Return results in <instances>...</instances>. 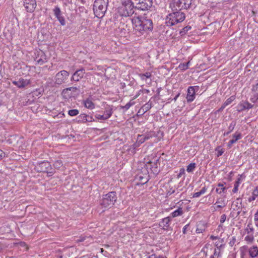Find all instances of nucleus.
<instances>
[{
	"label": "nucleus",
	"instance_id": "2",
	"mask_svg": "<svg viewBox=\"0 0 258 258\" xmlns=\"http://www.w3.org/2000/svg\"><path fill=\"white\" fill-rule=\"evenodd\" d=\"M172 13L168 14L165 19V23L167 26H172L181 23L185 18V14L181 11H175Z\"/></svg>",
	"mask_w": 258,
	"mask_h": 258
},
{
	"label": "nucleus",
	"instance_id": "16",
	"mask_svg": "<svg viewBox=\"0 0 258 258\" xmlns=\"http://www.w3.org/2000/svg\"><path fill=\"white\" fill-rule=\"evenodd\" d=\"M144 165L147 166L146 167H147L148 168L150 167L151 170L154 174H157L158 173L159 170L158 168L157 163H153L151 161H149L147 163V164H144Z\"/></svg>",
	"mask_w": 258,
	"mask_h": 258
},
{
	"label": "nucleus",
	"instance_id": "29",
	"mask_svg": "<svg viewBox=\"0 0 258 258\" xmlns=\"http://www.w3.org/2000/svg\"><path fill=\"white\" fill-rule=\"evenodd\" d=\"M225 184V182H224V183H219L218 184V186L220 187V188H217L216 189V192L219 194H221L222 192H224L225 190L226 189V188L224 186V184Z\"/></svg>",
	"mask_w": 258,
	"mask_h": 258
},
{
	"label": "nucleus",
	"instance_id": "22",
	"mask_svg": "<svg viewBox=\"0 0 258 258\" xmlns=\"http://www.w3.org/2000/svg\"><path fill=\"white\" fill-rule=\"evenodd\" d=\"M249 253L251 257H255L258 255V248L256 246H253L250 248Z\"/></svg>",
	"mask_w": 258,
	"mask_h": 258
},
{
	"label": "nucleus",
	"instance_id": "63",
	"mask_svg": "<svg viewBox=\"0 0 258 258\" xmlns=\"http://www.w3.org/2000/svg\"><path fill=\"white\" fill-rule=\"evenodd\" d=\"M210 258H218V257H216V256H214V255H211L210 256Z\"/></svg>",
	"mask_w": 258,
	"mask_h": 258
},
{
	"label": "nucleus",
	"instance_id": "1",
	"mask_svg": "<svg viewBox=\"0 0 258 258\" xmlns=\"http://www.w3.org/2000/svg\"><path fill=\"white\" fill-rule=\"evenodd\" d=\"M134 28L141 34L144 31L151 30L153 28L152 21L144 17H137L133 19Z\"/></svg>",
	"mask_w": 258,
	"mask_h": 258
},
{
	"label": "nucleus",
	"instance_id": "6",
	"mask_svg": "<svg viewBox=\"0 0 258 258\" xmlns=\"http://www.w3.org/2000/svg\"><path fill=\"white\" fill-rule=\"evenodd\" d=\"M36 169L38 172L47 173L48 176H51L55 173V170L52 168L50 163L46 161L38 163Z\"/></svg>",
	"mask_w": 258,
	"mask_h": 258
},
{
	"label": "nucleus",
	"instance_id": "56",
	"mask_svg": "<svg viewBox=\"0 0 258 258\" xmlns=\"http://www.w3.org/2000/svg\"><path fill=\"white\" fill-rule=\"evenodd\" d=\"M184 169L183 168H181L180 169V172H179L178 176H180L181 174H184Z\"/></svg>",
	"mask_w": 258,
	"mask_h": 258
},
{
	"label": "nucleus",
	"instance_id": "36",
	"mask_svg": "<svg viewBox=\"0 0 258 258\" xmlns=\"http://www.w3.org/2000/svg\"><path fill=\"white\" fill-rule=\"evenodd\" d=\"M146 141L145 139L144 138V136L143 134L142 135H139L137 137V143H138L139 145H140L141 144L143 143Z\"/></svg>",
	"mask_w": 258,
	"mask_h": 258
},
{
	"label": "nucleus",
	"instance_id": "38",
	"mask_svg": "<svg viewBox=\"0 0 258 258\" xmlns=\"http://www.w3.org/2000/svg\"><path fill=\"white\" fill-rule=\"evenodd\" d=\"M63 165L62 162L61 160H58L54 162L53 164V166L56 169H59Z\"/></svg>",
	"mask_w": 258,
	"mask_h": 258
},
{
	"label": "nucleus",
	"instance_id": "59",
	"mask_svg": "<svg viewBox=\"0 0 258 258\" xmlns=\"http://www.w3.org/2000/svg\"><path fill=\"white\" fill-rule=\"evenodd\" d=\"M210 238L212 240L217 239L218 237L213 235L211 236Z\"/></svg>",
	"mask_w": 258,
	"mask_h": 258
},
{
	"label": "nucleus",
	"instance_id": "51",
	"mask_svg": "<svg viewBox=\"0 0 258 258\" xmlns=\"http://www.w3.org/2000/svg\"><path fill=\"white\" fill-rule=\"evenodd\" d=\"M85 239H86V237L85 236H81L77 240V241L78 242H82V241H84L85 240Z\"/></svg>",
	"mask_w": 258,
	"mask_h": 258
},
{
	"label": "nucleus",
	"instance_id": "55",
	"mask_svg": "<svg viewBox=\"0 0 258 258\" xmlns=\"http://www.w3.org/2000/svg\"><path fill=\"white\" fill-rule=\"evenodd\" d=\"M254 221H258V210L257 211V212L255 213L254 215Z\"/></svg>",
	"mask_w": 258,
	"mask_h": 258
},
{
	"label": "nucleus",
	"instance_id": "23",
	"mask_svg": "<svg viewBox=\"0 0 258 258\" xmlns=\"http://www.w3.org/2000/svg\"><path fill=\"white\" fill-rule=\"evenodd\" d=\"M71 89H73L74 90H77V89L76 87H70L64 89L62 91V94L64 97L67 98L71 97L72 94L71 93H70V92L71 91Z\"/></svg>",
	"mask_w": 258,
	"mask_h": 258
},
{
	"label": "nucleus",
	"instance_id": "58",
	"mask_svg": "<svg viewBox=\"0 0 258 258\" xmlns=\"http://www.w3.org/2000/svg\"><path fill=\"white\" fill-rule=\"evenodd\" d=\"M143 92L144 93L148 94V93H149L150 92V91L148 89H144V90H143Z\"/></svg>",
	"mask_w": 258,
	"mask_h": 258
},
{
	"label": "nucleus",
	"instance_id": "25",
	"mask_svg": "<svg viewBox=\"0 0 258 258\" xmlns=\"http://www.w3.org/2000/svg\"><path fill=\"white\" fill-rule=\"evenodd\" d=\"M239 177L237 179V180H236V181L234 183V188L232 189V192L233 193H236L237 192L238 189V186L241 181V175H239Z\"/></svg>",
	"mask_w": 258,
	"mask_h": 258
},
{
	"label": "nucleus",
	"instance_id": "30",
	"mask_svg": "<svg viewBox=\"0 0 258 258\" xmlns=\"http://www.w3.org/2000/svg\"><path fill=\"white\" fill-rule=\"evenodd\" d=\"M235 125H236V122L234 121H232L231 122V123L230 124L229 127H228V130H229V131L225 132L224 133L223 135L224 136H227L228 135H229L232 131H233V130H234V128L235 127Z\"/></svg>",
	"mask_w": 258,
	"mask_h": 258
},
{
	"label": "nucleus",
	"instance_id": "46",
	"mask_svg": "<svg viewBox=\"0 0 258 258\" xmlns=\"http://www.w3.org/2000/svg\"><path fill=\"white\" fill-rule=\"evenodd\" d=\"M226 215L225 214H223L221 216V218H220V222L221 223H224L225 220H226Z\"/></svg>",
	"mask_w": 258,
	"mask_h": 258
},
{
	"label": "nucleus",
	"instance_id": "10",
	"mask_svg": "<svg viewBox=\"0 0 258 258\" xmlns=\"http://www.w3.org/2000/svg\"><path fill=\"white\" fill-rule=\"evenodd\" d=\"M198 89V86H190L188 87L186 95V99L188 102H191L195 99L196 90Z\"/></svg>",
	"mask_w": 258,
	"mask_h": 258
},
{
	"label": "nucleus",
	"instance_id": "53",
	"mask_svg": "<svg viewBox=\"0 0 258 258\" xmlns=\"http://www.w3.org/2000/svg\"><path fill=\"white\" fill-rule=\"evenodd\" d=\"M213 255H214V256L218 257L220 255V253L219 251H218L216 249H215L214 254Z\"/></svg>",
	"mask_w": 258,
	"mask_h": 258
},
{
	"label": "nucleus",
	"instance_id": "50",
	"mask_svg": "<svg viewBox=\"0 0 258 258\" xmlns=\"http://www.w3.org/2000/svg\"><path fill=\"white\" fill-rule=\"evenodd\" d=\"M175 192V190L173 189L172 188H171L167 192V196H170L172 194H174Z\"/></svg>",
	"mask_w": 258,
	"mask_h": 258
},
{
	"label": "nucleus",
	"instance_id": "35",
	"mask_svg": "<svg viewBox=\"0 0 258 258\" xmlns=\"http://www.w3.org/2000/svg\"><path fill=\"white\" fill-rule=\"evenodd\" d=\"M113 113L112 109L109 108L108 109H106L104 111V115L106 119H108L111 117Z\"/></svg>",
	"mask_w": 258,
	"mask_h": 258
},
{
	"label": "nucleus",
	"instance_id": "11",
	"mask_svg": "<svg viewBox=\"0 0 258 258\" xmlns=\"http://www.w3.org/2000/svg\"><path fill=\"white\" fill-rule=\"evenodd\" d=\"M54 15L57 18V19L59 21L60 24L62 26L66 25V21L64 17L61 15V12L60 11V8L58 6L55 7L54 9L53 10Z\"/></svg>",
	"mask_w": 258,
	"mask_h": 258
},
{
	"label": "nucleus",
	"instance_id": "14",
	"mask_svg": "<svg viewBox=\"0 0 258 258\" xmlns=\"http://www.w3.org/2000/svg\"><path fill=\"white\" fill-rule=\"evenodd\" d=\"M171 219V218L169 216L162 219L159 223V226L162 227L164 230H168L169 229Z\"/></svg>",
	"mask_w": 258,
	"mask_h": 258
},
{
	"label": "nucleus",
	"instance_id": "60",
	"mask_svg": "<svg viewBox=\"0 0 258 258\" xmlns=\"http://www.w3.org/2000/svg\"><path fill=\"white\" fill-rule=\"evenodd\" d=\"M179 95H180V94H179V93H178V94H177V95L175 96V97L173 98V100H174V101H175L177 100V98L179 97Z\"/></svg>",
	"mask_w": 258,
	"mask_h": 258
},
{
	"label": "nucleus",
	"instance_id": "28",
	"mask_svg": "<svg viewBox=\"0 0 258 258\" xmlns=\"http://www.w3.org/2000/svg\"><path fill=\"white\" fill-rule=\"evenodd\" d=\"M207 187L205 186H204L203 187H202V188L201 189V190L200 191L194 193L192 197L193 198H198V197H200L202 195H203L206 192V191H207Z\"/></svg>",
	"mask_w": 258,
	"mask_h": 258
},
{
	"label": "nucleus",
	"instance_id": "42",
	"mask_svg": "<svg viewBox=\"0 0 258 258\" xmlns=\"http://www.w3.org/2000/svg\"><path fill=\"white\" fill-rule=\"evenodd\" d=\"M245 240L248 243H252L253 241V237L252 235H247L245 237Z\"/></svg>",
	"mask_w": 258,
	"mask_h": 258
},
{
	"label": "nucleus",
	"instance_id": "47",
	"mask_svg": "<svg viewBox=\"0 0 258 258\" xmlns=\"http://www.w3.org/2000/svg\"><path fill=\"white\" fill-rule=\"evenodd\" d=\"M189 226V224H187L184 226V227L183 228V229H182V232L183 234H185L186 233L187 229L188 228Z\"/></svg>",
	"mask_w": 258,
	"mask_h": 258
},
{
	"label": "nucleus",
	"instance_id": "26",
	"mask_svg": "<svg viewBox=\"0 0 258 258\" xmlns=\"http://www.w3.org/2000/svg\"><path fill=\"white\" fill-rule=\"evenodd\" d=\"M258 197V187L256 186L253 190L252 193V196L248 198V202H251L255 200L256 198Z\"/></svg>",
	"mask_w": 258,
	"mask_h": 258
},
{
	"label": "nucleus",
	"instance_id": "24",
	"mask_svg": "<svg viewBox=\"0 0 258 258\" xmlns=\"http://www.w3.org/2000/svg\"><path fill=\"white\" fill-rule=\"evenodd\" d=\"M219 204V205H218L216 206V210H217L218 208H222L225 207V206H226L225 201L224 199H223L222 198L217 199L215 204Z\"/></svg>",
	"mask_w": 258,
	"mask_h": 258
},
{
	"label": "nucleus",
	"instance_id": "12",
	"mask_svg": "<svg viewBox=\"0 0 258 258\" xmlns=\"http://www.w3.org/2000/svg\"><path fill=\"white\" fill-rule=\"evenodd\" d=\"M69 76V73L66 71H61L58 73L56 75L55 82L57 84H61L66 80L67 77Z\"/></svg>",
	"mask_w": 258,
	"mask_h": 258
},
{
	"label": "nucleus",
	"instance_id": "19",
	"mask_svg": "<svg viewBox=\"0 0 258 258\" xmlns=\"http://www.w3.org/2000/svg\"><path fill=\"white\" fill-rule=\"evenodd\" d=\"M183 214V211L181 207H178L177 209L173 211L170 214V217L175 218L182 215Z\"/></svg>",
	"mask_w": 258,
	"mask_h": 258
},
{
	"label": "nucleus",
	"instance_id": "3",
	"mask_svg": "<svg viewBox=\"0 0 258 258\" xmlns=\"http://www.w3.org/2000/svg\"><path fill=\"white\" fill-rule=\"evenodd\" d=\"M117 198L116 192H109L103 196L102 198L100 201V205L104 209H109L113 206Z\"/></svg>",
	"mask_w": 258,
	"mask_h": 258
},
{
	"label": "nucleus",
	"instance_id": "37",
	"mask_svg": "<svg viewBox=\"0 0 258 258\" xmlns=\"http://www.w3.org/2000/svg\"><path fill=\"white\" fill-rule=\"evenodd\" d=\"M144 138L146 141L149 140L152 137L155 136V133L153 132H150L149 133L143 134Z\"/></svg>",
	"mask_w": 258,
	"mask_h": 258
},
{
	"label": "nucleus",
	"instance_id": "52",
	"mask_svg": "<svg viewBox=\"0 0 258 258\" xmlns=\"http://www.w3.org/2000/svg\"><path fill=\"white\" fill-rule=\"evenodd\" d=\"M87 119L88 122H92L94 121V119L91 116H89L88 115H87Z\"/></svg>",
	"mask_w": 258,
	"mask_h": 258
},
{
	"label": "nucleus",
	"instance_id": "49",
	"mask_svg": "<svg viewBox=\"0 0 258 258\" xmlns=\"http://www.w3.org/2000/svg\"><path fill=\"white\" fill-rule=\"evenodd\" d=\"M5 156V153L3 150L0 149V161H1Z\"/></svg>",
	"mask_w": 258,
	"mask_h": 258
},
{
	"label": "nucleus",
	"instance_id": "21",
	"mask_svg": "<svg viewBox=\"0 0 258 258\" xmlns=\"http://www.w3.org/2000/svg\"><path fill=\"white\" fill-rule=\"evenodd\" d=\"M84 104L85 107L90 109H92L95 107L94 104L90 98H87L86 100H84Z\"/></svg>",
	"mask_w": 258,
	"mask_h": 258
},
{
	"label": "nucleus",
	"instance_id": "31",
	"mask_svg": "<svg viewBox=\"0 0 258 258\" xmlns=\"http://www.w3.org/2000/svg\"><path fill=\"white\" fill-rule=\"evenodd\" d=\"M140 146V145L138 143L136 142L133 145L130 146L129 149V151L133 154H135L136 152V149Z\"/></svg>",
	"mask_w": 258,
	"mask_h": 258
},
{
	"label": "nucleus",
	"instance_id": "61",
	"mask_svg": "<svg viewBox=\"0 0 258 258\" xmlns=\"http://www.w3.org/2000/svg\"><path fill=\"white\" fill-rule=\"evenodd\" d=\"M153 256H155V254H152L149 256L147 257V258H152Z\"/></svg>",
	"mask_w": 258,
	"mask_h": 258
},
{
	"label": "nucleus",
	"instance_id": "54",
	"mask_svg": "<svg viewBox=\"0 0 258 258\" xmlns=\"http://www.w3.org/2000/svg\"><path fill=\"white\" fill-rule=\"evenodd\" d=\"M35 61L38 63H44V61L41 58H39L38 57L35 58Z\"/></svg>",
	"mask_w": 258,
	"mask_h": 258
},
{
	"label": "nucleus",
	"instance_id": "32",
	"mask_svg": "<svg viewBox=\"0 0 258 258\" xmlns=\"http://www.w3.org/2000/svg\"><path fill=\"white\" fill-rule=\"evenodd\" d=\"M139 76L142 80H145L147 78H150L152 75L150 72H146L143 74H140Z\"/></svg>",
	"mask_w": 258,
	"mask_h": 258
},
{
	"label": "nucleus",
	"instance_id": "15",
	"mask_svg": "<svg viewBox=\"0 0 258 258\" xmlns=\"http://www.w3.org/2000/svg\"><path fill=\"white\" fill-rule=\"evenodd\" d=\"M12 83L18 88H22L27 86L30 83V82L28 80L20 78L18 81H13Z\"/></svg>",
	"mask_w": 258,
	"mask_h": 258
},
{
	"label": "nucleus",
	"instance_id": "45",
	"mask_svg": "<svg viewBox=\"0 0 258 258\" xmlns=\"http://www.w3.org/2000/svg\"><path fill=\"white\" fill-rule=\"evenodd\" d=\"M133 105V104L131 103V102H128L125 104V105L123 106H121V108L123 109H125V110H128L130 107Z\"/></svg>",
	"mask_w": 258,
	"mask_h": 258
},
{
	"label": "nucleus",
	"instance_id": "27",
	"mask_svg": "<svg viewBox=\"0 0 258 258\" xmlns=\"http://www.w3.org/2000/svg\"><path fill=\"white\" fill-rule=\"evenodd\" d=\"M77 121L79 123H85L87 122V114H81L77 117Z\"/></svg>",
	"mask_w": 258,
	"mask_h": 258
},
{
	"label": "nucleus",
	"instance_id": "62",
	"mask_svg": "<svg viewBox=\"0 0 258 258\" xmlns=\"http://www.w3.org/2000/svg\"><path fill=\"white\" fill-rule=\"evenodd\" d=\"M21 244L22 246H24L26 245V244L25 242H22Z\"/></svg>",
	"mask_w": 258,
	"mask_h": 258
},
{
	"label": "nucleus",
	"instance_id": "39",
	"mask_svg": "<svg viewBox=\"0 0 258 258\" xmlns=\"http://www.w3.org/2000/svg\"><path fill=\"white\" fill-rule=\"evenodd\" d=\"M79 113V111L78 109H71L69 110L68 114L71 116H74L77 115Z\"/></svg>",
	"mask_w": 258,
	"mask_h": 258
},
{
	"label": "nucleus",
	"instance_id": "7",
	"mask_svg": "<svg viewBox=\"0 0 258 258\" xmlns=\"http://www.w3.org/2000/svg\"><path fill=\"white\" fill-rule=\"evenodd\" d=\"M146 166V165H144L136 175V178L137 180H139V184H144L146 183L149 179V171L148 167Z\"/></svg>",
	"mask_w": 258,
	"mask_h": 258
},
{
	"label": "nucleus",
	"instance_id": "48",
	"mask_svg": "<svg viewBox=\"0 0 258 258\" xmlns=\"http://www.w3.org/2000/svg\"><path fill=\"white\" fill-rule=\"evenodd\" d=\"M188 66H178V68L182 71H185L188 68Z\"/></svg>",
	"mask_w": 258,
	"mask_h": 258
},
{
	"label": "nucleus",
	"instance_id": "34",
	"mask_svg": "<svg viewBox=\"0 0 258 258\" xmlns=\"http://www.w3.org/2000/svg\"><path fill=\"white\" fill-rule=\"evenodd\" d=\"M121 6H130L132 7H134L133 5V3L131 0H121Z\"/></svg>",
	"mask_w": 258,
	"mask_h": 258
},
{
	"label": "nucleus",
	"instance_id": "57",
	"mask_svg": "<svg viewBox=\"0 0 258 258\" xmlns=\"http://www.w3.org/2000/svg\"><path fill=\"white\" fill-rule=\"evenodd\" d=\"M226 106L225 105V104L223 103L222 104V105L221 106V107L219 109L218 111H221L222 110H223L224 109V108H225V107Z\"/></svg>",
	"mask_w": 258,
	"mask_h": 258
},
{
	"label": "nucleus",
	"instance_id": "5",
	"mask_svg": "<svg viewBox=\"0 0 258 258\" xmlns=\"http://www.w3.org/2000/svg\"><path fill=\"white\" fill-rule=\"evenodd\" d=\"M192 0H173L170 4V8L172 11H180L182 9H188Z\"/></svg>",
	"mask_w": 258,
	"mask_h": 258
},
{
	"label": "nucleus",
	"instance_id": "33",
	"mask_svg": "<svg viewBox=\"0 0 258 258\" xmlns=\"http://www.w3.org/2000/svg\"><path fill=\"white\" fill-rule=\"evenodd\" d=\"M196 166V164L195 163H191L187 166L186 168V171L188 173H191L194 171Z\"/></svg>",
	"mask_w": 258,
	"mask_h": 258
},
{
	"label": "nucleus",
	"instance_id": "64",
	"mask_svg": "<svg viewBox=\"0 0 258 258\" xmlns=\"http://www.w3.org/2000/svg\"><path fill=\"white\" fill-rule=\"evenodd\" d=\"M152 258H157V256L155 254V256H153Z\"/></svg>",
	"mask_w": 258,
	"mask_h": 258
},
{
	"label": "nucleus",
	"instance_id": "41",
	"mask_svg": "<svg viewBox=\"0 0 258 258\" xmlns=\"http://www.w3.org/2000/svg\"><path fill=\"white\" fill-rule=\"evenodd\" d=\"M191 29V27L189 26H187L183 28L181 31L180 32V34L182 36L185 34L188 31Z\"/></svg>",
	"mask_w": 258,
	"mask_h": 258
},
{
	"label": "nucleus",
	"instance_id": "40",
	"mask_svg": "<svg viewBox=\"0 0 258 258\" xmlns=\"http://www.w3.org/2000/svg\"><path fill=\"white\" fill-rule=\"evenodd\" d=\"M235 99V96H231L229 98H228L224 103L225 105L227 106L230 103H231Z\"/></svg>",
	"mask_w": 258,
	"mask_h": 258
},
{
	"label": "nucleus",
	"instance_id": "20",
	"mask_svg": "<svg viewBox=\"0 0 258 258\" xmlns=\"http://www.w3.org/2000/svg\"><path fill=\"white\" fill-rule=\"evenodd\" d=\"M152 106V103L150 101H148L143 106H142L138 111V113H140L141 110H143V113H145L148 110L150 109Z\"/></svg>",
	"mask_w": 258,
	"mask_h": 258
},
{
	"label": "nucleus",
	"instance_id": "43",
	"mask_svg": "<svg viewBox=\"0 0 258 258\" xmlns=\"http://www.w3.org/2000/svg\"><path fill=\"white\" fill-rule=\"evenodd\" d=\"M220 148V147H218V148L216 149V150L218 151L217 155V157L221 156L224 152V150L223 149H221L220 150H219Z\"/></svg>",
	"mask_w": 258,
	"mask_h": 258
},
{
	"label": "nucleus",
	"instance_id": "8",
	"mask_svg": "<svg viewBox=\"0 0 258 258\" xmlns=\"http://www.w3.org/2000/svg\"><path fill=\"white\" fill-rule=\"evenodd\" d=\"M134 7L121 6L118 9L119 14L122 17H129L134 13Z\"/></svg>",
	"mask_w": 258,
	"mask_h": 258
},
{
	"label": "nucleus",
	"instance_id": "4",
	"mask_svg": "<svg viewBox=\"0 0 258 258\" xmlns=\"http://www.w3.org/2000/svg\"><path fill=\"white\" fill-rule=\"evenodd\" d=\"M108 0H95L93 5V11L96 17L101 18L106 12Z\"/></svg>",
	"mask_w": 258,
	"mask_h": 258
},
{
	"label": "nucleus",
	"instance_id": "18",
	"mask_svg": "<svg viewBox=\"0 0 258 258\" xmlns=\"http://www.w3.org/2000/svg\"><path fill=\"white\" fill-rule=\"evenodd\" d=\"M241 135L239 133H235L233 135V139L229 141L228 144V147L230 148L232 144L235 143L237 141L240 139L241 138Z\"/></svg>",
	"mask_w": 258,
	"mask_h": 258
},
{
	"label": "nucleus",
	"instance_id": "9",
	"mask_svg": "<svg viewBox=\"0 0 258 258\" xmlns=\"http://www.w3.org/2000/svg\"><path fill=\"white\" fill-rule=\"evenodd\" d=\"M24 6L28 12H33L36 6L35 0H23Z\"/></svg>",
	"mask_w": 258,
	"mask_h": 258
},
{
	"label": "nucleus",
	"instance_id": "17",
	"mask_svg": "<svg viewBox=\"0 0 258 258\" xmlns=\"http://www.w3.org/2000/svg\"><path fill=\"white\" fill-rule=\"evenodd\" d=\"M84 73L85 72L83 69L77 70L73 74L72 78L75 81H79L80 79L83 78Z\"/></svg>",
	"mask_w": 258,
	"mask_h": 258
},
{
	"label": "nucleus",
	"instance_id": "44",
	"mask_svg": "<svg viewBox=\"0 0 258 258\" xmlns=\"http://www.w3.org/2000/svg\"><path fill=\"white\" fill-rule=\"evenodd\" d=\"M95 117L96 118L98 119H101V120H106L105 115H100V114H96Z\"/></svg>",
	"mask_w": 258,
	"mask_h": 258
},
{
	"label": "nucleus",
	"instance_id": "13",
	"mask_svg": "<svg viewBox=\"0 0 258 258\" xmlns=\"http://www.w3.org/2000/svg\"><path fill=\"white\" fill-rule=\"evenodd\" d=\"M253 106V105L247 101H241L237 106V111L241 112L244 110L252 108Z\"/></svg>",
	"mask_w": 258,
	"mask_h": 258
}]
</instances>
